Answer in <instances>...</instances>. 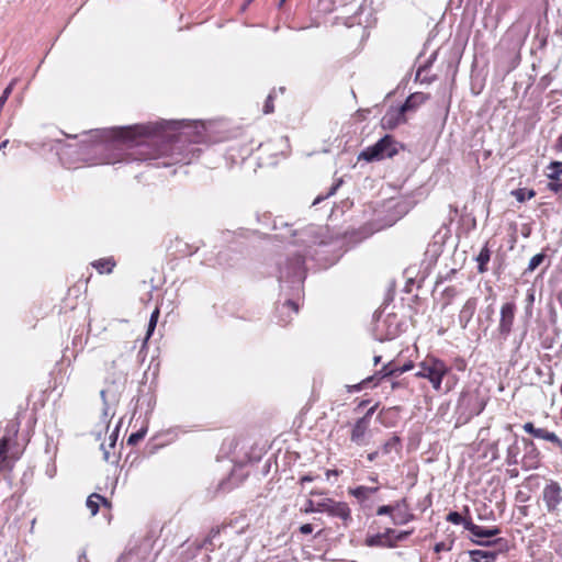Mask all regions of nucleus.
<instances>
[{
	"label": "nucleus",
	"instance_id": "nucleus-1",
	"mask_svg": "<svg viewBox=\"0 0 562 562\" xmlns=\"http://www.w3.org/2000/svg\"><path fill=\"white\" fill-rule=\"evenodd\" d=\"M112 139L101 145L106 151L101 164L146 161L170 156L165 166L188 164L189 159L179 153L183 142L181 138H170L164 135L158 124H137L120 127L111 132Z\"/></svg>",
	"mask_w": 562,
	"mask_h": 562
},
{
	"label": "nucleus",
	"instance_id": "nucleus-2",
	"mask_svg": "<svg viewBox=\"0 0 562 562\" xmlns=\"http://www.w3.org/2000/svg\"><path fill=\"white\" fill-rule=\"evenodd\" d=\"M415 376L428 380L436 392L449 393L459 382L458 376L451 373V368L446 361L432 355H427L418 363Z\"/></svg>",
	"mask_w": 562,
	"mask_h": 562
},
{
	"label": "nucleus",
	"instance_id": "nucleus-3",
	"mask_svg": "<svg viewBox=\"0 0 562 562\" xmlns=\"http://www.w3.org/2000/svg\"><path fill=\"white\" fill-rule=\"evenodd\" d=\"M396 154V149L394 147V140L392 136L385 135L380 140H378L374 145L367 147L359 155V159H363L366 161L380 160L385 157H392Z\"/></svg>",
	"mask_w": 562,
	"mask_h": 562
},
{
	"label": "nucleus",
	"instance_id": "nucleus-4",
	"mask_svg": "<svg viewBox=\"0 0 562 562\" xmlns=\"http://www.w3.org/2000/svg\"><path fill=\"white\" fill-rule=\"evenodd\" d=\"M541 498L544 503L546 509L549 514H557L562 504V486L552 479L546 481Z\"/></svg>",
	"mask_w": 562,
	"mask_h": 562
},
{
	"label": "nucleus",
	"instance_id": "nucleus-5",
	"mask_svg": "<svg viewBox=\"0 0 562 562\" xmlns=\"http://www.w3.org/2000/svg\"><path fill=\"white\" fill-rule=\"evenodd\" d=\"M319 513H326L331 517L340 518L344 524L351 520V510L347 503L333 498H324L319 502Z\"/></svg>",
	"mask_w": 562,
	"mask_h": 562
},
{
	"label": "nucleus",
	"instance_id": "nucleus-6",
	"mask_svg": "<svg viewBox=\"0 0 562 562\" xmlns=\"http://www.w3.org/2000/svg\"><path fill=\"white\" fill-rule=\"evenodd\" d=\"M516 304L514 302H507L501 307V318L498 323V333L506 339L512 333L514 319H515Z\"/></svg>",
	"mask_w": 562,
	"mask_h": 562
},
{
	"label": "nucleus",
	"instance_id": "nucleus-7",
	"mask_svg": "<svg viewBox=\"0 0 562 562\" xmlns=\"http://www.w3.org/2000/svg\"><path fill=\"white\" fill-rule=\"evenodd\" d=\"M374 412V407L370 408L364 416L357 419V422L353 424L351 431H350V440L355 442L356 445H363L364 443V437L369 430L370 423H371V416Z\"/></svg>",
	"mask_w": 562,
	"mask_h": 562
},
{
	"label": "nucleus",
	"instance_id": "nucleus-8",
	"mask_svg": "<svg viewBox=\"0 0 562 562\" xmlns=\"http://www.w3.org/2000/svg\"><path fill=\"white\" fill-rule=\"evenodd\" d=\"M522 428L527 434L533 436L535 438L552 442L562 451V440L557 436L555 432L549 431L544 428H537L531 422L524 424Z\"/></svg>",
	"mask_w": 562,
	"mask_h": 562
},
{
	"label": "nucleus",
	"instance_id": "nucleus-9",
	"mask_svg": "<svg viewBox=\"0 0 562 562\" xmlns=\"http://www.w3.org/2000/svg\"><path fill=\"white\" fill-rule=\"evenodd\" d=\"M394 533H395V530L389 528L384 532L367 537L366 544L368 547L394 548V547H396V540H393Z\"/></svg>",
	"mask_w": 562,
	"mask_h": 562
},
{
	"label": "nucleus",
	"instance_id": "nucleus-10",
	"mask_svg": "<svg viewBox=\"0 0 562 562\" xmlns=\"http://www.w3.org/2000/svg\"><path fill=\"white\" fill-rule=\"evenodd\" d=\"M429 99V95L423 93V92H415L411 94L404 104L400 108L398 111V117L402 119L403 122H405L404 113L407 111H412L424 104Z\"/></svg>",
	"mask_w": 562,
	"mask_h": 562
},
{
	"label": "nucleus",
	"instance_id": "nucleus-11",
	"mask_svg": "<svg viewBox=\"0 0 562 562\" xmlns=\"http://www.w3.org/2000/svg\"><path fill=\"white\" fill-rule=\"evenodd\" d=\"M465 529L477 538H491L501 532V529L496 526L492 528H484L475 525L473 521H465Z\"/></svg>",
	"mask_w": 562,
	"mask_h": 562
},
{
	"label": "nucleus",
	"instance_id": "nucleus-12",
	"mask_svg": "<svg viewBox=\"0 0 562 562\" xmlns=\"http://www.w3.org/2000/svg\"><path fill=\"white\" fill-rule=\"evenodd\" d=\"M88 509L90 510L91 516H94L98 514L99 508L101 505L106 507L108 509L111 508V503L108 501L104 496L93 493L88 496L87 503H86Z\"/></svg>",
	"mask_w": 562,
	"mask_h": 562
},
{
	"label": "nucleus",
	"instance_id": "nucleus-13",
	"mask_svg": "<svg viewBox=\"0 0 562 562\" xmlns=\"http://www.w3.org/2000/svg\"><path fill=\"white\" fill-rule=\"evenodd\" d=\"M379 490H380V487L378 485L376 486L360 485L355 488H349L348 493H349V495L356 497L359 503H364L366 501H368L370 498L371 495L375 494Z\"/></svg>",
	"mask_w": 562,
	"mask_h": 562
},
{
	"label": "nucleus",
	"instance_id": "nucleus-14",
	"mask_svg": "<svg viewBox=\"0 0 562 562\" xmlns=\"http://www.w3.org/2000/svg\"><path fill=\"white\" fill-rule=\"evenodd\" d=\"M401 504V508L404 510H400L398 514L393 515L392 519L395 525H404L415 519L414 514L411 512L409 504L406 498H403L398 502Z\"/></svg>",
	"mask_w": 562,
	"mask_h": 562
},
{
	"label": "nucleus",
	"instance_id": "nucleus-15",
	"mask_svg": "<svg viewBox=\"0 0 562 562\" xmlns=\"http://www.w3.org/2000/svg\"><path fill=\"white\" fill-rule=\"evenodd\" d=\"M91 266L98 271L100 274H109L116 267V261L114 257H104L91 262Z\"/></svg>",
	"mask_w": 562,
	"mask_h": 562
},
{
	"label": "nucleus",
	"instance_id": "nucleus-16",
	"mask_svg": "<svg viewBox=\"0 0 562 562\" xmlns=\"http://www.w3.org/2000/svg\"><path fill=\"white\" fill-rule=\"evenodd\" d=\"M386 376H398L397 369L395 367H393V364L391 362L383 366L382 369L379 372H376L374 375L364 379L362 381V383L364 385H367V384L373 382L375 379L380 380V379H383Z\"/></svg>",
	"mask_w": 562,
	"mask_h": 562
},
{
	"label": "nucleus",
	"instance_id": "nucleus-17",
	"mask_svg": "<svg viewBox=\"0 0 562 562\" xmlns=\"http://www.w3.org/2000/svg\"><path fill=\"white\" fill-rule=\"evenodd\" d=\"M470 559L473 562H494L497 558V552L485 550H471L469 552Z\"/></svg>",
	"mask_w": 562,
	"mask_h": 562
},
{
	"label": "nucleus",
	"instance_id": "nucleus-18",
	"mask_svg": "<svg viewBox=\"0 0 562 562\" xmlns=\"http://www.w3.org/2000/svg\"><path fill=\"white\" fill-rule=\"evenodd\" d=\"M490 259H491V250L488 247V243H486L482 247L481 251L479 252V255L476 257L477 271L480 273H484L488 270L487 263L490 262Z\"/></svg>",
	"mask_w": 562,
	"mask_h": 562
},
{
	"label": "nucleus",
	"instance_id": "nucleus-19",
	"mask_svg": "<svg viewBox=\"0 0 562 562\" xmlns=\"http://www.w3.org/2000/svg\"><path fill=\"white\" fill-rule=\"evenodd\" d=\"M476 310V299H469L462 306L460 311V319H465V322H469Z\"/></svg>",
	"mask_w": 562,
	"mask_h": 562
},
{
	"label": "nucleus",
	"instance_id": "nucleus-20",
	"mask_svg": "<svg viewBox=\"0 0 562 562\" xmlns=\"http://www.w3.org/2000/svg\"><path fill=\"white\" fill-rule=\"evenodd\" d=\"M512 195L515 196L518 202L522 203L535 198L536 191L533 189L519 188L513 190Z\"/></svg>",
	"mask_w": 562,
	"mask_h": 562
},
{
	"label": "nucleus",
	"instance_id": "nucleus-21",
	"mask_svg": "<svg viewBox=\"0 0 562 562\" xmlns=\"http://www.w3.org/2000/svg\"><path fill=\"white\" fill-rule=\"evenodd\" d=\"M518 456H519V447L517 443H514L508 447L507 453H506V463L508 465H516L518 464Z\"/></svg>",
	"mask_w": 562,
	"mask_h": 562
},
{
	"label": "nucleus",
	"instance_id": "nucleus-22",
	"mask_svg": "<svg viewBox=\"0 0 562 562\" xmlns=\"http://www.w3.org/2000/svg\"><path fill=\"white\" fill-rule=\"evenodd\" d=\"M401 448V438L397 435H393L383 446L382 451L384 454H389L393 449Z\"/></svg>",
	"mask_w": 562,
	"mask_h": 562
},
{
	"label": "nucleus",
	"instance_id": "nucleus-23",
	"mask_svg": "<svg viewBox=\"0 0 562 562\" xmlns=\"http://www.w3.org/2000/svg\"><path fill=\"white\" fill-rule=\"evenodd\" d=\"M547 169L549 170L548 179H558V175H562V161H551Z\"/></svg>",
	"mask_w": 562,
	"mask_h": 562
},
{
	"label": "nucleus",
	"instance_id": "nucleus-24",
	"mask_svg": "<svg viewBox=\"0 0 562 562\" xmlns=\"http://www.w3.org/2000/svg\"><path fill=\"white\" fill-rule=\"evenodd\" d=\"M533 456H525L522 458V468L526 470L537 469L539 465L538 452L536 449Z\"/></svg>",
	"mask_w": 562,
	"mask_h": 562
},
{
	"label": "nucleus",
	"instance_id": "nucleus-25",
	"mask_svg": "<svg viewBox=\"0 0 562 562\" xmlns=\"http://www.w3.org/2000/svg\"><path fill=\"white\" fill-rule=\"evenodd\" d=\"M10 441H11V437L8 435H4L0 439V464L4 463L8 459V449H9Z\"/></svg>",
	"mask_w": 562,
	"mask_h": 562
},
{
	"label": "nucleus",
	"instance_id": "nucleus-26",
	"mask_svg": "<svg viewBox=\"0 0 562 562\" xmlns=\"http://www.w3.org/2000/svg\"><path fill=\"white\" fill-rule=\"evenodd\" d=\"M447 521L453 524V525H460L462 524L465 528V521H472L471 518H463L462 515L458 512H450L447 517Z\"/></svg>",
	"mask_w": 562,
	"mask_h": 562
},
{
	"label": "nucleus",
	"instance_id": "nucleus-27",
	"mask_svg": "<svg viewBox=\"0 0 562 562\" xmlns=\"http://www.w3.org/2000/svg\"><path fill=\"white\" fill-rule=\"evenodd\" d=\"M147 432V429L146 428H140L139 430L135 431V432H132L128 438H127V445L128 446H135L137 445L140 440L144 439L145 435Z\"/></svg>",
	"mask_w": 562,
	"mask_h": 562
},
{
	"label": "nucleus",
	"instance_id": "nucleus-28",
	"mask_svg": "<svg viewBox=\"0 0 562 562\" xmlns=\"http://www.w3.org/2000/svg\"><path fill=\"white\" fill-rule=\"evenodd\" d=\"M561 176L558 175V179H549L550 181L547 184V189L555 194H562V181Z\"/></svg>",
	"mask_w": 562,
	"mask_h": 562
},
{
	"label": "nucleus",
	"instance_id": "nucleus-29",
	"mask_svg": "<svg viewBox=\"0 0 562 562\" xmlns=\"http://www.w3.org/2000/svg\"><path fill=\"white\" fill-rule=\"evenodd\" d=\"M544 259H546V254H543V252L535 255L529 261L527 271L528 272L535 271L544 261Z\"/></svg>",
	"mask_w": 562,
	"mask_h": 562
},
{
	"label": "nucleus",
	"instance_id": "nucleus-30",
	"mask_svg": "<svg viewBox=\"0 0 562 562\" xmlns=\"http://www.w3.org/2000/svg\"><path fill=\"white\" fill-rule=\"evenodd\" d=\"M159 314H160L159 308L156 307L153 311L150 318H149L148 328H147V338H149L151 336V334L154 333L157 322H158V318H159Z\"/></svg>",
	"mask_w": 562,
	"mask_h": 562
},
{
	"label": "nucleus",
	"instance_id": "nucleus-31",
	"mask_svg": "<svg viewBox=\"0 0 562 562\" xmlns=\"http://www.w3.org/2000/svg\"><path fill=\"white\" fill-rule=\"evenodd\" d=\"M401 509V504L397 502L395 505H383L380 506L376 510V515L383 516V515H393L395 510Z\"/></svg>",
	"mask_w": 562,
	"mask_h": 562
},
{
	"label": "nucleus",
	"instance_id": "nucleus-32",
	"mask_svg": "<svg viewBox=\"0 0 562 562\" xmlns=\"http://www.w3.org/2000/svg\"><path fill=\"white\" fill-rule=\"evenodd\" d=\"M317 508H319V502L308 499L304 507L301 508V512L304 514L319 513V509Z\"/></svg>",
	"mask_w": 562,
	"mask_h": 562
},
{
	"label": "nucleus",
	"instance_id": "nucleus-33",
	"mask_svg": "<svg viewBox=\"0 0 562 562\" xmlns=\"http://www.w3.org/2000/svg\"><path fill=\"white\" fill-rule=\"evenodd\" d=\"M413 533V530H408V531H401L398 533H394L393 535V540H396V544L400 542V541H403L405 540L408 536H411Z\"/></svg>",
	"mask_w": 562,
	"mask_h": 562
},
{
	"label": "nucleus",
	"instance_id": "nucleus-34",
	"mask_svg": "<svg viewBox=\"0 0 562 562\" xmlns=\"http://www.w3.org/2000/svg\"><path fill=\"white\" fill-rule=\"evenodd\" d=\"M263 112L266 114H269V113L273 112V98L271 95H269L266 99V102H265V105H263Z\"/></svg>",
	"mask_w": 562,
	"mask_h": 562
},
{
	"label": "nucleus",
	"instance_id": "nucleus-35",
	"mask_svg": "<svg viewBox=\"0 0 562 562\" xmlns=\"http://www.w3.org/2000/svg\"><path fill=\"white\" fill-rule=\"evenodd\" d=\"M397 369V374L401 375L404 372H407L414 368V363L412 361H408L404 363L402 367H395Z\"/></svg>",
	"mask_w": 562,
	"mask_h": 562
},
{
	"label": "nucleus",
	"instance_id": "nucleus-36",
	"mask_svg": "<svg viewBox=\"0 0 562 562\" xmlns=\"http://www.w3.org/2000/svg\"><path fill=\"white\" fill-rule=\"evenodd\" d=\"M434 550H435L436 553H440L441 551L450 550V546H447L446 542H438V543L435 544Z\"/></svg>",
	"mask_w": 562,
	"mask_h": 562
},
{
	"label": "nucleus",
	"instance_id": "nucleus-37",
	"mask_svg": "<svg viewBox=\"0 0 562 562\" xmlns=\"http://www.w3.org/2000/svg\"><path fill=\"white\" fill-rule=\"evenodd\" d=\"M314 530L313 526L311 524H304L300 527V532L302 535H310Z\"/></svg>",
	"mask_w": 562,
	"mask_h": 562
},
{
	"label": "nucleus",
	"instance_id": "nucleus-38",
	"mask_svg": "<svg viewBox=\"0 0 562 562\" xmlns=\"http://www.w3.org/2000/svg\"><path fill=\"white\" fill-rule=\"evenodd\" d=\"M13 87H14V82L12 81L2 92V95L1 98H3L4 100H8L10 94L12 93V90H13Z\"/></svg>",
	"mask_w": 562,
	"mask_h": 562
},
{
	"label": "nucleus",
	"instance_id": "nucleus-39",
	"mask_svg": "<svg viewBox=\"0 0 562 562\" xmlns=\"http://www.w3.org/2000/svg\"><path fill=\"white\" fill-rule=\"evenodd\" d=\"M485 406H486V401L481 400L475 407L474 414L480 415L484 411Z\"/></svg>",
	"mask_w": 562,
	"mask_h": 562
},
{
	"label": "nucleus",
	"instance_id": "nucleus-40",
	"mask_svg": "<svg viewBox=\"0 0 562 562\" xmlns=\"http://www.w3.org/2000/svg\"><path fill=\"white\" fill-rule=\"evenodd\" d=\"M553 149L557 153H562V134L557 138L553 145Z\"/></svg>",
	"mask_w": 562,
	"mask_h": 562
},
{
	"label": "nucleus",
	"instance_id": "nucleus-41",
	"mask_svg": "<svg viewBox=\"0 0 562 562\" xmlns=\"http://www.w3.org/2000/svg\"><path fill=\"white\" fill-rule=\"evenodd\" d=\"M284 306L291 308L294 313L299 312V304L295 303L294 301H291V300L286 301L284 303Z\"/></svg>",
	"mask_w": 562,
	"mask_h": 562
},
{
	"label": "nucleus",
	"instance_id": "nucleus-42",
	"mask_svg": "<svg viewBox=\"0 0 562 562\" xmlns=\"http://www.w3.org/2000/svg\"><path fill=\"white\" fill-rule=\"evenodd\" d=\"M456 367L459 371H463L465 370V367H467V362L464 359L460 358V359H457L456 360Z\"/></svg>",
	"mask_w": 562,
	"mask_h": 562
},
{
	"label": "nucleus",
	"instance_id": "nucleus-43",
	"mask_svg": "<svg viewBox=\"0 0 562 562\" xmlns=\"http://www.w3.org/2000/svg\"><path fill=\"white\" fill-rule=\"evenodd\" d=\"M315 479H316V476H313L311 474L303 475L300 479V484L303 485L304 483L313 482Z\"/></svg>",
	"mask_w": 562,
	"mask_h": 562
},
{
	"label": "nucleus",
	"instance_id": "nucleus-44",
	"mask_svg": "<svg viewBox=\"0 0 562 562\" xmlns=\"http://www.w3.org/2000/svg\"><path fill=\"white\" fill-rule=\"evenodd\" d=\"M379 456V452L378 451H373V452H370L367 457V459L370 461V462H373Z\"/></svg>",
	"mask_w": 562,
	"mask_h": 562
},
{
	"label": "nucleus",
	"instance_id": "nucleus-45",
	"mask_svg": "<svg viewBox=\"0 0 562 562\" xmlns=\"http://www.w3.org/2000/svg\"><path fill=\"white\" fill-rule=\"evenodd\" d=\"M400 408L398 407H391V408H387L386 411L382 412V414H396L398 413Z\"/></svg>",
	"mask_w": 562,
	"mask_h": 562
},
{
	"label": "nucleus",
	"instance_id": "nucleus-46",
	"mask_svg": "<svg viewBox=\"0 0 562 562\" xmlns=\"http://www.w3.org/2000/svg\"><path fill=\"white\" fill-rule=\"evenodd\" d=\"M504 539L499 538V539H496L494 541H485V542H479L480 544H484V546H491V544H495V543H498L501 541H503Z\"/></svg>",
	"mask_w": 562,
	"mask_h": 562
},
{
	"label": "nucleus",
	"instance_id": "nucleus-47",
	"mask_svg": "<svg viewBox=\"0 0 562 562\" xmlns=\"http://www.w3.org/2000/svg\"><path fill=\"white\" fill-rule=\"evenodd\" d=\"M339 472L337 470H327L326 476L329 477L330 475H338Z\"/></svg>",
	"mask_w": 562,
	"mask_h": 562
},
{
	"label": "nucleus",
	"instance_id": "nucleus-48",
	"mask_svg": "<svg viewBox=\"0 0 562 562\" xmlns=\"http://www.w3.org/2000/svg\"><path fill=\"white\" fill-rule=\"evenodd\" d=\"M11 431H12L13 436L16 435V432H18V424L14 423V424L11 425Z\"/></svg>",
	"mask_w": 562,
	"mask_h": 562
},
{
	"label": "nucleus",
	"instance_id": "nucleus-49",
	"mask_svg": "<svg viewBox=\"0 0 562 562\" xmlns=\"http://www.w3.org/2000/svg\"><path fill=\"white\" fill-rule=\"evenodd\" d=\"M220 533V529L218 528H212L211 532H210V536L211 537H215Z\"/></svg>",
	"mask_w": 562,
	"mask_h": 562
},
{
	"label": "nucleus",
	"instance_id": "nucleus-50",
	"mask_svg": "<svg viewBox=\"0 0 562 562\" xmlns=\"http://www.w3.org/2000/svg\"><path fill=\"white\" fill-rule=\"evenodd\" d=\"M285 2H286V0H280L278 3V8L282 9L284 7Z\"/></svg>",
	"mask_w": 562,
	"mask_h": 562
},
{
	"label": "nucleus",
	"instance_id": "nucleus-51",
	"mask_svg": "<svg viewBox=\"0 0 562 562\" xmlns=\"http://www.w3.org/2000/svg\"><path fill=\"white\" fill-rule=\"evenodd\" d=\"M373 361H374V364H375V366H376L378 363H380V361H381V356H375V357L373 358Z\"/></svg>",
	"mask_w": 562,
	"mask_h": 562
},
{
	"label": "nucleus",
	"instance_id": "nucleus-52",
	"mask_svg": "<svg viewBox=\"0 0 562 562\" xmlns=\"http://www.w3.org/2000/svg\"><path fill=\"white\" fill-rule=\"evenodd\" d=\"M249 5H246V1L240 7V12H245Z\"/></svg>",
	"mask_w": 562,
	"mask_h": 562
},
{
	"label": "nucleus",
	"instance_id": "nucleus-53",
	"mask_svg": "<svg viewBox=\"0 0 562 562\" xmlns=\"http://www.w3.org/2000/svg\"><path fill=\"white\" fill-rule=\"evenodd\" d=\"M9 140L5 139L0 144V150L3 149L8 145Z\"/></svg>",
	"mask_w": 562,
	"mask_h": 562
},
{
	"label": "nucleus",
	"instance_id": "nucleus-54",
	"mask_svg": "<svg viewBox=\"0 0 562 562\" xmlns=\"http://www.w3.org/2000/svg\"><path fill=\"white\" fill-rule=\"evenodd\" d=\"M535 479H538V475H537V474L529 475V476L527 477V481H531V480H535Z\"/></svg>",
	"mask_w": 562,
	"mask_h": 562
},
{
	"label": "nucleus",
	"instance_id": "nucleus-55",
	"mask_svg": "<svg viewBox=\"0 0 562 562\" xmlns=\"http://www.w3.org/2000/svg\"><path fill=\"white\" fill-rule=\"evenodd\" d=\"M370 481H372V482H374V483H378V476H376V475L371 476V477H370Z\"/></svg>",
	"mask_w": 562,
	"mask_h": 562
},
{
	"label": "nucleus",
	"instance_id": "nucleus-56",
	"mask_svg": "<svg viewBox=\"0 0 562 562\" xmlns=\"http://www.w3.org/2000/svg\"><path fill=\"white\" fill-rule=\"evenodd\" d=\"M104 459L109 460V452L108 451H104Z\"/></svg>",
	"mask_w": 562,
	"mask_h": 562
},
{
	"label": "nucleus",
	"instance_id": "nucleus-57",
	"mask_svg": "<svg viewBox=\"0 0 562 562\" xmlns=\"http://www.w3.org/2000/svg\"><path fill=\"white\" fill-rule=\"evenodd\" d=\"M529 301L532 302L533 301V294H529Z\"/></svg>",
	"mask_w": 562,
	"mask_h": 562
},
{
	"label": "nucleus",
	"instance_id": "nucleus-58",
	"mask_svg": "<svg viewBox=\"0 0 562 562\" xmlns=\"http://www.w3.org/2000/svg\"><path fill=\"white\" fill-rule=\"evenodd\" d=\"M100 394H101V396H102V397H104V396H105V391H104V390H102V391L100 392Z\"/></svg>",
	"mask_w": 562,
	"mask_h": 562
},
{
	"label": "nucleus",
	"instance_id": "nucleus-59",
	"mask_svg": "<svg viewBox=\"0 0 562 562\" xmlns=\"http://www.w3.org/2000/svg\"><path fill=\"white\" fill-rule=\"evenodd\" d=\"M115 445V439L112 440V442L110 443L111 447H114Z\"/></svg>",
	"mask_w": 562,
	"mask_h": 562
},
{
	"label": "nucleus",
	"instance_id": "nucleus-60",
	"mask_svg": "<svg viewBox=\"0 0 562 562\" xmlns=\"http://www.w3.org/2000/svg\"><path fill=\"white\" fill-rule=\"evenodd\" d=\"M316 494H319L318 492H315V491H312L311 492V495H316Z\"/></svg>",
	"mask_w": 562,
	"mask_h": 562
},
{
	"label": "nucleus",
	"instance_id": "nucleus-61",
	"mask_svg": "<svg viewBox=\"0 0 562 562\" xmlns=\"http://www.w3.org/2000/svg\"><path fill=\"white\" fill-rule=\"evenodd\" d=\"M560 393H561V395H562V383H561V387H560Z\"/></svg>",
	"mask_w": 562,
	"mask_h": 562
}]
</instances>
